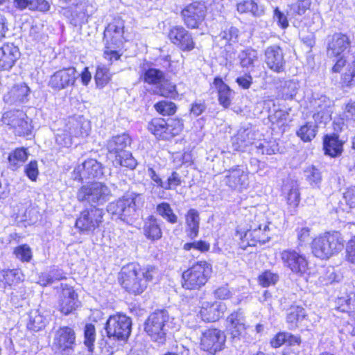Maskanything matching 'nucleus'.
<instances>
[{"label":"nucleus","instance_id":"f257e3e1","mask_svg":"<svg viewBox=\"0 0 355 355\" xmlns=\"http://www.w3.org/2000/svg\"><path fill=\"white\" fill-rule=\"evenodd\" d=\"M156 274L157 270L153 266L141 268L137 264L130 263L121 270V285L129 293L139 295L144 292L148 282L152 281Z\"/></svg>","mask_w":355,"mask_h":355},{"label":"nucleus","instance_id":"f03ea898","mask_svg":"<svg viewBox=\"0 0 355 355\" xmlns=\"http://www.w3.org/2000/svg\"><path fill=\"white\" fill-rule=\"evenodd\" d=\"M132 139L128 134L123 133L112 137L107 141V149L114 157V163L116 165L134 169L137 165V160L128 148H130Z\"/></svg>","mask_w":355,"mask_h":355},{"label":"nucleus","instance_id":"7ed1b4c3","mask_svg":"<svg viewBox=\"0 0 355 355\" xmlns=\"http://www.w3.org/2000/svg\"><path fill=\"white\" fill-rule=\"evenodd\" d=\"M111 197L110 189L105 184L99 182L83 184L76 193L78 201L89 205L91 207L104 205Z\"/></svg>","mask_w":355,"mask_h":355},{"label":"nucleus","instance_id":"20e7f679","mask_svg":"<svg viewBox=\"0 0 355 355\" xmlns=\"http://www.w3.org/2000/svg\"><path fill=\"white\" fill-rule=\"evenodd\" d=\"M344 248V240L338 232H327L313 239L312 252L321 259L339 253Z\"/></svg>","mask_w":355,"mask_h":355},{"label":"nucleus","instance_id":"39448f33","mask_svg":"<svg viewBox=\"0 0 355 355\" xmlns=\"http://www.w3.org/2000/svg\"><path fill=\"white\" fill-rule=\"evenodd\" d=\"M141 199V194L135 193L126 194L110 202L107 206V211L111 215L112 219L128 223L132 221L135 215L137 204Z\"/></svg>","mask_w":355,"mask_h":355},{"label":"nucleus","instance_id":"423d86ee","mask_svg":"<svg viewBox=\"0 0 355 355\" xmlns=\"http://www.w3.org/2000/svg\"><path fill=\"white\" fill-rule=\"evenodd\" d=\"M169 318L168 311L164 309L157 310L148 316L144 324V330L153 340L164 343Z\"/></svg>","mask_w":355,"mask_h":355},{"label":"nucleus","instance_id":"0eeeda50","mask_svg":"<svg viewBox=\"0 0 355 355\" xmlns=\"http://www.w3.org/2000/svg\"><path fill=\"white\" fill-rule=\"evenodd\" d=\"M212 272L211 266L206 261H198L182 274L183 287L187 289H198L209 279Z\"/></svg>","mask_w":355,"mask_h":355},{"label":"nucleus","instance_id":"6e6552de","mask_svg":"<svg viewBox=\"0 0 355 355\" xmlns=\"http://www.w3.org/2000/svg\"><path fill=\"white\" fill-rule=\"evenodd\" d=\"M132 330V320L123 314L110 315L105 324L107 336L117 340H126Z\"/></svg>","mask_w":355,"mask_h":355},{"label":"nucleus","instance_id":"1a4fd4ad","mask_svg":"<svg viewBox=\"0 0 355 355\" xmlns=\"http://www.w3.org/2000/svg\"><path fill=\"white\" fill-rule=\"evenodd\" d=\"M194 331L201 335L200 347L202 350L210 354H215L224 348L225 336L220 330L209 329L203 331L200 327H196Z\"/></svg>","mask_w":355,"mask_h":355},{"label":"nucleus","instance_id":"9d476101","mask_svg":"<svg viewBox=\"0 0 355 355\" xmlns=\"http://www.w3.org/2000/svg\"><path fill=\"white\" fill-rule=\"evenodd\" d=\"M5 124L10 125L17 135L26 136L31 133L32 125L26 114L21 110H10L5 112L2 117Z\"/></svg>","mask_w":355,"mask_h":355},{"label":"nucleus","instance_id":"9b49d317","mask_svg":"<svg viewBox=\"0 0 355 355\" xmlns=\"http://www.w3.org/2000/svg\"><path fill=\"white\" fill-rule=\"evenodd\" d=\"M61 292L58 300V310L62 314L68 315L73 313L80 306L78 295L73 288L68 284H60Z\"/></svg>","mask_w":355,"mask_h":355},{"label":"nucleus","instance_id":"f8f14e48","mask_svg":"<svg viewBox=\"0 0 355 355\" xmlns=\"http://www.w3.org/2000/svg\"><path fill=\"white\" fill-rule=\"evenodd\" d=\"M104 211L98 207H91L81 211L76 227L81 232H94L103 222Z\"/></svg>","mask_w":355,"mask_h":355},{"label":"nucleus","instance_id":"ddd939ff","mask_svg":"<svg viewBox=\"0 0 355 355\" xmlns=\"http://www.w3.org/2000/svg\"><path fill=\"white\" fill-rule=\"evenodd\" d=\"M206 14L205 4L199 1L187 5L181 12L184 23L189 28H198L204 21Z\"/></svg>","mask_w":355,"mask_h":355},{"label":"nucleus","instance_id":"4468645a","mask_svg":"<svg viewBox=\"0 0 355 355\" xmlns=\"http://www.w3.org/2000/svg\"><path fill=\"white\" fill-rule=\"evenodd\" d=\"M76 345V334L69 327H60L54 334L53 347L56 352L69 353L73 351Z\"/></svg>","mask_w":355,"mask_h":355},{"label":"nucleus","instance_id":"2eb2a0df","mask_svg":"<svg viewBox=\"0 0 355 355\" xmlns=\"http://www.w3.org/2000/svg\"><path fill=\"white\" fill-rule=\"evenodd\" d=\"M103 173L102 164L96 159H89L74 168L71 178L74 180L83 181L100 178Z\"/></svg>","mask_w":355,"mask_h":355},{"label":"nucleus","instance_id":"dca6fc26","mask_svg":"<svg viewBox=\"0 0 355 355\" xmlns=\"http://www.w3.org/2000/svg\"><path fill=\"white\" fill-rule=\"evenodd\" d=\"M225 173L223 181L231 189L242 191L248 188L249 185L248 173L243 168L232 167Z\"/></svg>","mask_w":355,"mask_h":355},{"label":"nucleus","instance_id":"f3484780","mask_svg":"<svg viewBox=\"0 0 355 355\" xmlns=\"http://www.w3.org/2000/svg\"><path fill=\"white\" fill-rule=\"evenodd\" d=\"M281 258L284 266L293 272L302 275L308 267V262L304 256L293 250H285L281 253Z\"/></svg>","mask_w":355,"mask_h":355},{"label":"nucleus","instance_id":"a211bd4d","mask_svg":"<svg viewBox=\"0 0 355 355\" xmlns=\"http://www.w3.org/2000/svg\"><path fill=\"white\" fill-rule=\"evenodd\" d=\"M170 40L184 51H190L195 47L191 34L184 27L176 26L168 33Z\"/></svg>","mask_w":355,"mask_h":355},{"label":"nucleus","instance_id":"6ab92c4d","mask_svg":"<svg viewBox=\"0 0 355 355\" xmlns=\"http://www.w3.org/2000/svg\"><path fill=\"white\" fill-rule=\"evenodd\" d=\"M78 76L75 68H69L55 73L51 78L49 85L54 89H65L75 87Z\"/></svg>","mask_w":355,"mask_h":355},{"label":"nucleus","instance_id":"aec40b11","mask_svg":"<svg viewBox=\"0 0 355 355\" xmlns=\"http://www.w3.org/2000/svg\"><path fill=\"white\" fill-rule=\"evenodd\" d=\"M351 46L349 37L342 33H336L328 39L327 52L329 57H336Z\"/></svg>","mask_w":355,"mask_h":355},{"label":"nucleus","instance_id":"412c9836","mask_svg":"<svg viewBox=\"0 0 355 355\" xmlns=\"http://www.w3.org/2000/svg\"><path fill=\"white\" fill-rule=\"evenodd\" d=\"M266 63L272 71L279 73L284 70L286 61L283 50L277 45L268 46L265 51Z\"/></svg>","mask_w":355,"mask_h":355},{"label":"nucleus","instance_id":"4be33fe9","mask_svg":"<svg viewBox=\"0 0 355 355\" xmlns=\"http://www.w3.org/2000/svg\"><path fill=\"white\" fill-rule=\"evenodd\" d=\"M124 25L123 21H117L105 28L103 33V40L105 42L106 48H114L122 42Z\"/></svg>","mask_w":355,"mask_h":355},{"label":"nucleus","instance_id":"5701e85b","mask_svg":"<svg viewBox=\"0 0 355 355\" xmlns=\"http://www.w3.org/2000/svg\"><path fill=\"white\" fill-rule=\"evenodd\" d=\"M20 57L17 46L12 43L4 44L0 47V71L10 70Z\"/></svg>","mask_w":355,"mask_h":355},{"label":"nucleus","instance_id":"b1692460","mask_svg":"<svg viewBox=\"0 0 355 355\" xmlns=\"http://www.w3.org/2000/svg\"><path fill=\"white\" fill-rule=\"evenodd\" d=\"M90 130L89 121L83 116H78L69 119L64 131L69 132L75 137H86L89 135Z\"/></svg>","mask_w":355,"mask_h":355},{"label":"nucleus","instance_id":"393cba45","mask_svg":"<svg viewBox=\"0 0 355 355\" xmlns=\"http://www.w3.org/2000/svg\"><path fill=\"white\" fill-rule=\"evenodd\" d=\"M255 133L250 128H240L237 133L232 137V146L236 150H243L249 145L252 146L251 150H254L255 144Z\"/></svg>","mask_w":355,"mask_h":355},{"label":"nucleus","instance_id":"a878e982","mask_svg":"<svg viewBox=\"0 0 355 355\" xmlns=\"http://www.w3.org/2000/svg\"><path fill=\"white\" fill-rule=\"evenodd\" d=\"M144 82L159 87L160 89L165 87H172L175 89V85H171L166 73L160 69L155 68H149L144 73Z\"/></svg>","mask_w":355,"mask_h":355},{"label":"nucleus","instance_id":"bb28decb","mask_svg":"<svg viewBox=\"0 0 355 355\" xmlns=\"http://www.w3.org/2000/svg\"><path fill=\"white\" fill-rule=\"evenodd\" d=\"M227 327L233 338H238L245 329V318L242 311L231 313L227 318Z\"/></svg>","mask_w":355,"mask_h":355},{"label":"nucleus","instance_id":"cd10ccee","mask_svg":"<svg viewBox=\"0 0 355 355\" xmlns=\"http://www.w3.org/2000/svg\"><path fill=\"white\" fill-rule=\"evenodd\" d=\"M226 306L223 303L207 304L200 309V315L203 320L214 322L218 320L224 313Z\"/></svg>","mask_w":355,"mask_h":355},{"label":"nucleus","instance_id":"c85d7f7f","mask_svg":"<svg viewBox=\"0 0 355 355\" xmlns=\"http://www.w3.org/2000/svg\"><path fill=\"white\" fill-rule=\"evenodd\" d=\"M268 229V225H264L263 229L260 227L256 231L246 230L243 236L241 235V239L243 243L246 242L249 246H255L257 243H265L269 239V236L266 234Z\"/></svg>","mask_w":355,"mask_h":355},{"label":"nucleus","instance_id":"c756f323","mask_svg":"<svg viewBox=\"0 0 355 355\" xmlns=\"http://www.w3.org/2000/svg\"><path fill=\"white\" fill-rule=\"evenodd\" d=\"M186 232L187 236L193 239L198 235L200 216L198 210L190 209L185 215Z\"/></svg>","mask_w":355,"mask_h":355},{"label":"nucleus","instance_id":"7c9ffc66","mask_svg":"<svg viewBox=\"0 0 355 355\" xmlns=\"http://www.w3.org/2000/svg\"><path fill=\"white\" fill-rule=\"evenodd\" d=\"M323 148L325 155L335 157L342 153L343 142L339 140L338 136L335 134L326 135L324 138Z\"/></svg>","mask_w":355,"mask_h":355},{"label":"nucleus","instance_id":"2f4dec72","mask_svg":"<svg viewBox=\"0 0 355 355\" xmlns=\"http://www.w3.org/2000/svg\"><path fill=\"white\" fill-rule=\"evenodd\" d=\"M144 234L146 237L151 241L158 240L162 238V232L157 219L153 216H149L144 221L143 227Z\"/></svg>","mask_w":355,"mask_h":355},{"label":"nucleus","instance_id":"473e14b6","mask_svg":"<svg viewBox=\"0 0 355 355\" xmlns=\"http://www.w3.org/2000/svg\"><path fill=\"white\" fill-rule=\"evenodd\" d=\"M148 130L157 138L168 140L171 135L168 131L166 121L162 118H155L148 125Z\"/></svg>","mask_w":355,"mask_h":355},{"label":"nucleus","instance_id":"72a5a7b5","mask_svg":"<svg viewBox=\"0 0 355 355\" xmlns=\"http://www.w3.org/2000/svg\"><path fill=\"white\" fill-rule=\"evenodd\" d=\"M283 191L286 194L288 206L292 208L297 207L300 201V194L297 184L291 182L289 184H285L283 188Z\"/></svg>","mask_w":355,"mask_h":355},{"label":"nucleus","instance_id":"f704fd0d","mask_svg":"<svg viewBox=\"0 0 355 355\" xmlns=\"http://www.w3.org/2000/svg\"><path fill=\"white\" fill-rule=\"evenodd\" d=\"M20 272L17 270H0V288L18 284L21 281Z\"/></svg>","mask_w":355,"mask_h":355},{"label":"nucleus","instance_id":"c9c22d12","mask_svg":"<svg viewBox=\"0 0 355 355\" xmlns=\"http://www.w3.org/2000/svg\"><path fill=\"white\" fill-rule=\"evenodd\" d=\"M28 157V153L25 148H17L11 152L8 157L9 164L12 170H16L24 163Z\"/></svg>","mask_w":355,"mask_h":355},{"label":"nucleus","instance_id":"e433bc0d","mask_svg":"<svg viewBox=\"0 0 355 355\" xmlns=\"http://www.w3.org/2000/svg\"><path fill=\"white\" fill-rule=\"evenodd\" d=\"M240 64L242 67H254L258 60V53L253 49H246L239 54Z\"/></svg>","mask_w":355,"mask_h":355},{"label":"nucleus","instance_id":"4c0bfd02","mask_svg":"<svg viewBox=\"0 0 355 355\" xmlns=\"http://www.w3.org/2000/svg\"><path fill=\"white\" fill-rule=\"evenodd\" d=\"M47 320L38 310L31 311L29 313V320L27 327L30 330L38 331L45 327Z\"/></svg>","mask_w":355,"mask_h":355},{"label":"nucleus","instance_id":"58836bf2","mask_svg":"<svg viewBox=\"0 0 355 355\" xmlns=\"http://www.w3.org/2000/svg\"><path fill=\"white\" fill-rule=\"evenodd\" d=\"M318 132V125L313 122H307L297 131V135L304 142L311 141Z\"/></svg>","mask_w":355,"mask_h":355},{"label":"nucleus","instance_id":"ea45409f","mask_svg":"<svg viewBox=\"0 0 355 355\" xmlns=\"http://www.w3.org/2000/svg\"><path fill=\"white\" fill-rule=\"evenodd\" d=\"M156 212L164 220L171 224L178 223V216L173 212V209L168 202H161L156 207Z\"/></svg>","mask_w":355,"mask_h":355},{"label":"nucleus","instance_id":"a19ab883","mask_svg":"<svg viewBox=\"0 0 355 355\" xmlns=\"http://www.w3.org/2000/svg\"><path fill=\"white\" fill-rule=\"evenodd\" d=\"M306 316L305 310L302 307L295 306L289 309L286 321L290 324L291 328H294L297 326L299 322H301Z\"/></svg>","mask_w":355,"mask_h":355},{"label":"nucleus","instance_id":"79ce46f5","mask_svg":"<svg viewBox=\"0 0 355 355\" xmlns=\"http://www.w3.org/2000/svg\"><path fill=\"white\" fill-rule=\"evenodd\" d=\"M236 9L241 14L250 12L254 16H261L263 13V10L259 8L258 5L252 0H245L238 3Z\"/></svg>","mask_w":355,"mask_h":355},{"label":"nucleus","instance_id":"37998d69","mask_svg":"<svg viewBox=\"0 0 355 355\" xmlns=\"http://www.w3.org/2000/svg\"><path fill=\"white\" fill-rule=\"evenodd\" d=\"M306 181L313 187H318L322 181L320 171L314 166H308L304 171Z\"/></svg>","mask_w":355,"mask_h":355},{"label":"nucleus","instance_id":"c03bdc74","mask_svg":"<svg viewBox=\"0 0 355 355\" xmlns=\"http://www.w3.org/2000/svg\"><path fill=\"white\" fill-rule=\"evenodd\" d=\"M279 279V274L270 270H265L258 277L259 284L263 287L275 285L278 282Z\"/></svg>","mask_w":355,"mask_h":355},{"label":"nucleus","instance_id":"a18cd8bd","mask_svg":"<svg viewBox=\"0 0 355 355\" xmlns=\"http://www.w3.org/2000/svg\"><path fill=\"white\" fill-rule=\"evenodd\" d=\"M29 90H10L4 96L3 101L6 103H24Z\"/></svg>","mask_w":355,"mask_h":355},{"label":"nucleus","instance_id":"49530a36","mask_svg":"<svg viewBox=\"0 0 355 355\" xmlns=\"http://www.w3.org/2000/svg\"><path fill=\"white\" fill-rule=\"evenodd\" d=\"M311 6V0H297L290 6L289 13L293 16H301L309 10Z\"/></svg>","mask_w":355,"mask_h":355},{"label":"nucleus","instance_id":"de8ad7c7","mask_svg":"<svg viewBox=\"0 0 355 355\" xmlns=\"http://www.w3.org/2000/svg\"><path fill=\"white\" fill-rule=\"evenodd\" d=\"M111 78L109 69L104 65H98L96 68L94 79L98 87H104Z\"/></svg>","mask_w":355,"mask_h":355},{"label":"nucleus","instance_id":"09e8293b","mask_svg":"<svg viewBox=\"0 0 355 355\" xmlns=\"http://www.w3.org/2000/svg\"><path fill=\"white\" fill-rule=\"evenodd\" d=\"M239 31L234 26H226L216 37L223 44H227L231 42H235L238 37Z\"/></svg>","mask_w":355,"mask_h":355},{"label":"nucleus","instance_id":"8fccbe9b","mask_svg":"<svg viewBox=\"0 0 355 355\" xmlns=\"http://www.w3.org/2000/svg\"><path fill=\"white\" fill-rule=\"evenodd\" d=\"M253 148L257 154L272 155L276 150V146L275 144H271L266 140L257 141Z\"/></svg>","mask_w":355,"mask_h":355},{"label":"nucleus","instance_id":"3c124183","mask_svg":"<svg viewBox=\"0 0 355 355\" xmlns=\"http://www.w3.org/2000/svg\"><path fill=\"white\" fill-rule=\"evenodd\" d=\"M84 344L90 352L93 351L94 343L96 340V329L92 324H87L84 329Z\"/></svg>","mask_w":355,"mask_h":355},{"label":"nucleus","instance_id":"603ef678","mask_svg":"<svg viewBox=\"0 0 355 355\" xmlns=\"http://www.w3.org/2000/svg\"><path fill=\"white\" fill-rule=\"evenodd\" d=\"M155 110L162 115H173L176 112L175 104L168 101H162L155 105Z\"/></svg>","mask_w":355,"mask_h":355},{"label":"nucleus","instance_id":"864d4df0","mask_svg":"<svg viewBox=\"0 0 355 355\" xmlns=\"http://www.w3.org/2000/svg\"><path fill=\"white\" fill-rule=\"evenodd\" d=\"M64 278H65L64 276L60 270H51L49 273L43 274L40 278V282L43 286H47Z\"/></svg>","mask_w":355,"mask_h":355},{"label":"nucleus","instance_id":"5fc2aeb1","mask_svg":"<svg viewBox=\"0 0 355 355\" xmlns=\"http://www.w3.org/2000/svg\"><path fill=\"white\" fill-rule=\"evenodd\" d=\"M166 123L171 139L179 135L183 129V123L181 119H169L166 121Z\"/></svg>","mask_w":355,"mask_h":355},{"label":"nucleus","instance_id":"6e6d98bb","mask_svg":"<svg viewBox=\"0 0 355 355\" xmlns=\"http://www.w3.org/2000/svg\"><path fill=\"white\" fill-rule=\"evenodd\" d=\"M17 258L22 261H29L32 258V251L31 248L26 245H21L17 247L14 251Z\"/></svg>","mask_w":355,"mask_h":355},{"label":"nucleus","instance_id":"4d7b16f0","mask_svg":"<svg viewBox=\"0 0 355 355\" xmlns=\"http://www.w3.org/2000/svg\"><path fill=\"white\" fill-rule=\"evenodd\" d=\"M182 184V180L180 174L176 171H173L171 175L168 178L167 181L164 184V189L171 190Z\"/></svg>","mask_w":355,"mask_h":355},{"label":"nucleus","instance_id":"13d9d810","mask_svg":"<svg viewBox=\"0 0 355 355\" xmlns=\"http://www.w3.org/2000/svg\"><path fill=\"white\" fill-rule=\"evenodd\" d=\"M232 90H218V98L220 105L224 108H227L233 98Z\"/></svg>","mask_w":355,"mask_h":355},{"label":"nucleus","instance_id":"bf43d9fd","mask_svg":"<svg viewBox=\"0 0 355 355\" xmlns=\"http://www.w3.org/2000/svg\"><path fill=\"white\" fill-rule=\"evenodd\" d=\"M24 173L31 181H36L39 175L37 162L31 161L24 168Z\"/></svg>","mask_w":355,"mask_h":355},{"label":"nucleus","instance_id":"052dcab7","mask_svg":"<svg viewBox=\"0 0 355 355\" xmlns=\"http://www.w3.org/2000/svg\"><path fill=\"white\" fill-rule=\"evenodd\" d=\"M183 248L186 250L195 249L203 252L209 250V244L205 241H200L198 242L187 243L184 245Z\"/></svg>","mask_w":355,"mask_h":355},{"label":"nucleus","instance_id":"680f3d73","mask_svg":"<svg viewBox=\"0 0 355 355\" xmlns=\"http://www.w3.org/2000/svg\"><path fill=\"white\" fill-rule=\"evenodd\" d=\"M248 220L250 222L249 228L247 230L256 231L260 227H261L262 224L261 221H263V216L262 214H254V219L252 220L251 217L248 218Z\"/></svg>","mask_w":355,"mask_h":355},{"label":"nucleus","instance_id":"e2e57ef3","mask_svg":"<svg viewBox=\"0 0 355 355\" xmlns=\"http://www.w3.org/2000/svg\"><path fill=\"white\" fill-rule=\"evenodd\" d=\"M346 252L347 260L352 263H355V236L347 243Z\"/></svg>","mask_w":355,"mask_h":355},{"label":"nucleus","instance_id":"0e129e2a","mask_svg":"<svg viewBox=\"0 0 355 355\" xmlns=\"http://www.w3.org/2000/svg\"><path fill=\"white\" fill-rule=\"evenodd\" d=\"M273 17L282 28H286L288 26V21L286 16L281 12L278 8H276L274 10Z\"/></svg>","mask_w":355,"mask_h":355},{"label":"nucleus","instance_id":"69168bd1","mask_svg":"<svg viewBox=\"0 0 355 355\" xmlns=\"http://www.w3.org/2000/svg\"><path fill=\"white\" fill-rule=\"evenodd\" d=\"M206 110V105L204 102L201 101H195L191 104L190 108V114L194 116H198Z\"/></svg>","mask_w":355,"mask_h":355},{"label":"nucleus","instance_id":"338daca9","mask_svg":"<svg viewBox=\"0 0 355 355\" xmlns=\"http://www.w3.org/2000/svg\"><path fill=\"white\" fill-rule=\"evenodd\" d=\"M72 137L73 136L71 135L69 132H67V134H58L56 135V142L64 147L70 146L72 144Z\"/></svg>","mask_w":355,"mask_h":355},{"label":"nucleus","instance_id":"774afa93","mask_svg":"<svg viewBox=\"0 0 355 355\" xmlns=\"http://www.w3.org/2000/svg\"><path fill=\"white\" fill-rule=\"evenodd\" d=\"M214 295L218 299L225 300L231 297L232 293L227 286H222L214 291Z\"/></svg>","mask_w":355,"mask_h":355}]
</instances>
